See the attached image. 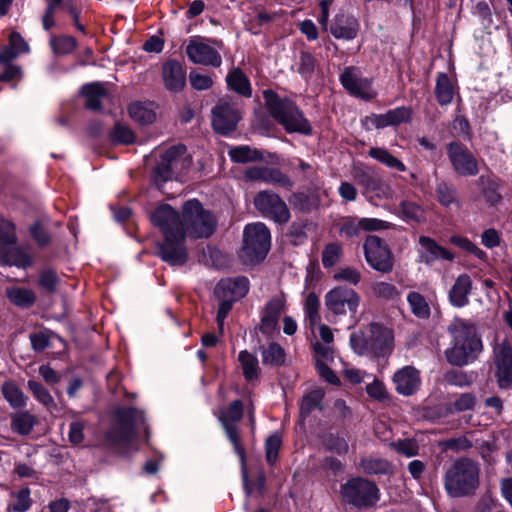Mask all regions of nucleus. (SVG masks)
I'll return each mask as SVG.
<instances>
[{
  "label": "nucleus",
  "instance_id": "nucleus-1",
  "mask_svg": "<svg viewBox=\"0 0 512 512\" xmlns=\"http://www.w3.org/2000/svg\"><path fill=\"white\" fill-rule=\"evenodd\" d=\"M151 222L164 235V241L158 243V255L172 266H182L187 262L186 236L208 238L217 226L215 217L196 199L183 205L181 216L169 205L160 206L152 213Z\"/></svg>",
  "mask_w": 512,
  "mask_h": 512
},
{
  "label": "nucleus",
  "instance_id": "nucleus-2",
  "mask_svg": "<svg viewBox=\"0 0 512 512\" xmlns=\"http://www.w3.org/2000/svg\"><path fill=\"white\" fill-rule=\"evenodd\" d=\"M448 332L452 340L445 356L450 364L464 366L478 358L483 345L472 322L454 318L448 326Z\"/></svg>",
  "mask_w": 512,
  "mask_h": 512
},
{
  "label": "nucleus",
  "instance_id": "nucleus-3",
  "mask_svg": "<svg viewBox=\"0 0 512 512\" xmlns=\"http://www.w3.org/2000/svg\"><path fill=\"white\" fill-rule=\"evenodd\" d=\"M478 485L479 467L470 459H459L446 471L444 486L452 497L469 495Z\"/></svg>",
  "mask_w": 512,
  "mask_h": 512
},
{
  "label": "nucleus",
  "instance_id": "nucleus-4",
  "mask_svg": "<svg viewBox=\"0 0 512 512\" xmlns=\"http://www.w3.org/2000/svg\"><path fill=\"white\" fill-rule=\"evenodd\" d=\"M264 96L271 115L284 126L287 132L306 135L311 133L308 120L292 102L279 99L272 91H265Z\"/></svg>",
  "mask_w": 512,
  "mask_h": 512
},
{
  "label": "nucleus",
  "instance_id": "nucleus-5",
  "mask_svg": "<svg viewBox=\"0 0 512 512\" xmlns=\"http://www.w3.org/2000/svg\"><path fill=\"white\" fill-rule=\"evenodd\" d=\"M271 234L265 224L256 222L244 229V245L241 258L245 263L254 264L262 261L270 250Z\"/></svg>",
  "mask_w": 512,
  "mask_h": 512
},
{
  "label": "nucleus",
  "instance_id": "nucleus-6",
  "mask_svg": "<svg viewBox=\"0 0 512 512\" xmlns=\"http://www.w3.org/2000/svg\"><path fill=\"white\" fill-rule=\"evenodd\" d=\"M212 127L222 135L234 131L242 118L241 104L231 98H222L211 111Z\"/></svg>",
  "mask_w": 512,
  "mask_h": 512
},
{
  "label": "nucleus",
  "instance_id": "nucleus-7",
  "mask_svg": "<svg viewBox=\"0 0 512 512\" xmlns=\"http://www.w3.org/2000/svg\"><path fill=\"white\" fill-rule=\"evenodd\" d=\"M342 498L355 506H371L379 500V489L377 486L362 478L348 480L340 488Z\"/></svg>",
  "mask_w": 512,
  "mask_h": 512
},
{
  "label": "nucleus",
  "instance_id": "nucleus-8",
  "mask_svg": "<svg viewBox=\"0 0 512 512\" xmlns=\"http://www.w3.org/2000/svg\"><path fill=\"white\" fill-rule=\"evenodd\" d=\"M364 256L368 265L381 273H389L393 270V255L386 243L375 235L366 237L364 244Z\"/></svg>",
  "mask_w": 512,
  "mask_h": 512
},
{
  "label": "nucleus",
  "instance_id": "nucleus-9",
  "mask_svg": "<svg viewBox=\"0 0 512 512\" xmlns=\"http://www.w3.org/2000/svg\"><path fill=\"white\" fill-rule=\"evenodd\" d=\"M360 304V296L352 288L338 286L325 295V306L333 315L356 314Z\"/></svg>",
  "mask_w": 512,
  "mask_h": 512
},
{
  "label": "nucleus",
  "instance_id": "nucleus-10",
  "mask_svg": "<svg viewBox=\"0 0 512 512\" xmlns=\"http://www.w3.org/2000/svg\"><path fill=\"white\" fill-rule=\"evenodd\" d=\"M186 54L194 64L219 67L222 63V57L213 46V41L204 37H191L186 46Z\"/></svg>",
  "mask_w": 512,
  "mask_h": 512
},
{
  "label": "nucleus",
  "instance_id": "nucleus-11",
  "mask_svg": "<svg viewBox=\"0 0 512 512\" xmlns=\"http://www.w3.org/2000/svg\"><path fill=\"white\" fill-rule=\"evenodd\" d=\"M243 415V406L241 401L236 400L230 404L228 409L226 411H222L219 419L225 429L226 435L230 442L234 446V450L238 457L240 458V461L242 465L245 464V450L243 446L241 445V439L240 435L238 433V430L235 426V423L240 421Z\"/></svg>",
  "mask_w": 512,
  "mask_h": 512
},
{
  "label": "nucleus",
  "instance_id": "nucleus-12",
  "mask_svg": "<svg viewBox=\"0 0 512 512\" xmlns=\"http://www.w3.org/2000/svg\"><path fill=\"white\" fill-rule=\"evenodd\" d=\"M254 205L264 216L277 223H286L290 219V212L286 203L275 193L259 192L254 198Z\"/></svg>",
  "mask_w": 512,
  "mask_h": 512
},
{
  "label": "nucleus",
  "instance_id": "nucleus-13",
  "mask_svg": "<svg viewBox=\"0 0 512 512\" xmlns=\"http://www.w3.org/2000/svg\"><path fill=\"white\" fill-rule=\"evenodd\" d=\"M187 163L186 148L182 145L169 148L161 157V162L154 171V180L157 184L172 179L174 171Z\"/></svg>",
  "mask_w": 512,
  "mask_h": 512
},
{
  "label": "nucleus",
  "instance_id": "nucleus-14",
  "mask_svg": "<svg viewBox=\"0 0 512 512\" xmlns=\"http://www.w3.org/2000/svg\"><path fill=\"white\" fill-rule=\"evenodd\" d=\"M340 81L343 87L355 97L364 100H371L376 97V92L372 88V81L363 77L358 68H345L340 75Z\"/></svg>",
  "mask_w": 512,
  "mask_h": 512
},
{
  "label": "nucleus",
  "instance_id": "nucleus-15",
  "mask_svg": "<svg viewBox=\"0 0 512 512\" xmlns=\"http://www.w3.org/2000/svg\"><path fill=\"white\" fill-rule=\"evenodd\" d=\"M449 160L455 170L461 176H474L479 172L476 158L463 146L452 142L447 147Z\"/></svg>",
  "mask_w": 512,
  "mask_h": 512
},
{
  "label": "nucleus",
  "instance_id": "nucleus-16",
  "mask_svg": "<svg viewBox=\"0 0 512 512\" xmlns=\"http://www.w3.org/2000/svg\"><path fill=\"white\" fill-rule=\"evenodd\" d=\"M496 377L501 388L512 384V347L506 342L498 344L494 349Z\"/></svg>",
  "mask_w": 512,
  "mask_h": 512
},
{
  "label": "nucleus",
  "instance_id": "nucleus-17",
  "mask_svg": "<svg viewBox=\"0 0 512 512\" xmlns=\"http://www.w3.org/2000/svg\"><path fill=\"white\" fill-rule=\"evenodd\" d=\"M371 346L369 355L385 357L393 351L394 335L391 329L379 324L370 325Z\"/></svg>",
  "mask_w": 512,
  "mask_h": 512
},
{
  "label": "nucleus",
  "instance_id": "nucleus-18",
  "mask_svg": "<svg viewBox=\"0 0 512 512\" xmlns=\"http://www.w3.org/2000/svg\"><path fill=\"white\" fill-rule=\"evenodd\" d=\"M393 382L399 394L410 396L420 388V373L413 366H404L394 373Z\"/></svg>",
  "mask_w": 512,
  "mask_h": 512
},
{
  "label": "nucleus",
  "instance_id": "nucleus-19",
  "mask_svg": "<svg viewBox=\"0 0 512 512\" xmlns=\"http://www.w3.org/2000/svg\"><path fill=\"white\" fill-rule=\"evenodd\" d=\"M391 226V223L376 218H352L343 223L340 232L347 237H354L362 231L384 230Z\"/></svg>",
  "mask_w": 512,
  "mask_h": 512
},
{
  "label": "nucleus",
  "instance_id": "nucleus-20",
  "mask_svg": "<svg viewBox=\"0 0 512 512\" xmlns=\"http://www.w3.org/2000/svg\"><path fill=\"white\" fill-rule=\"evenodd\" d=\"M249 290V281L246 277L227 278L221 280L216 286V294L233 302L243 298Z\"/></svg>",
  "mask_w": 512,
  "mask_h": 512
},
{
  "label": "nucleus",
  "instance_id": "nucleus-21",
  "mask_svg": "<svg viewBox=\"0 0 512 512\" xmlns=\"http://www.w3.org/2000/svg\"><path fill=\"white\" fill-rule=\"evenodd\" d=\"M244 178L249 181H261L265 183L290 186V179L279 170L267 166H253L246 169Z\"/></svg>",
  "mask_w": 512,
  "mask_h": 512
},
{
  "label": "nucleus",
  "instance_id": "nucleus-22",
  "mask_svg": "<svg viewBox=\"0 0 512 512\" xmlns=\"http://www.w3.org/2000/svg\"><path fill=\"white\" fill-rule=\"evenodd\" d=\"M419 243L421 246L419 257L422 263L431 265L436 260L452 261L454 259V255L450 251L438 245L429 237H420Z\"/></svg>",
  "mask_w": 512,
  "mask_h": 512
},
{
  "label": "nucleus",
  "instance_id": "nucleus-23",
  "mask_svg": "<svg viewBox=\"0 0 512 512\" xmlns=\"http://www.w3.org/2000/svg\"><path fill=\"white\" fill-rule=\"evenodd\" d=\"M359 30L358 20L350 15L339 13L330 26L331 34L337 39L352 40Z\"/></svg>",
  "mask_w": 512,
  "mask_h": 512
},
{
  "label": "nucleus",
  "instance_id": "nucleus-24",
  "mask_svg": "<svg viewBox=\"0 0 512 512\" xmlns=\"http://www.w3.org/2000/svg\"><path fill=\"white\" fill-rule=\"evenodd\" d=\"M472 280L468 274L459 275L449 290L448 298L452 306L462 308L469 303Z\"/></svg>",
  "mask_w": 512,
  "mask_h": 512
},
{
  "label": "nucleus",
  "instance_id": "nucleus-25",
  "mask_svg": "<svg viewBox=\"0 0 512 512\" xmlns=\"http://www.w3.org/2000/svg\"><path fill=\"white\" fill-rule=\"evenodd\" d=\"M162 76L166 88L170 91L177 92L185 86V71L182 65L175 60H169L163 65Z\"/></svg>",
  "mask_w": 512,
  "mask_h": 512
},
{
  "label": "nucleus",
  "instance_id": "nucleus-26",
  "mask_svg": "<svg viewBox=\"0 0 512 512\" xmlns=\"http://www.w3.org/2000/svg\"><path fill=\"white\" fill-rule=\"evenodd\" d=\"M0 264L25 268L31 264L28 254L14 245L4 246L0 251Z\"/></svg>",
  "mask_w": 512,
  "mask_h": 512
},
{
  "label": "nucleus",
  "instance_id": "nucleus-27",
  "mask_svg": "<svg viewBox=\"0 0 512 512\" xmlns=\"http://www.w3.org/2000/svg\"><path fill=\"white\" fill-rule=\"evenodd\" d=\"M130 117L141 125H148L156 119V108L152 102H135L129 106Z\"/></svg>",
  "mask_w": 512,
  "mask_h": 512
},
{
  "label": "nucleus",
  "instance_id": "nucleus-28",
  "mask_svg": "<svg viewBox=\"0 0 512 512\" xmlns=\"http://www.w3.org/2000/svg\"><path fill=\"white\" fill-rule=\"evenodd\" d=\"M368 155L391 170L399 172L406 171L405 164L386 148L372 147L370 148Z\"/></svg>",
  "mask_w": 512,
  "mask_h": 512
},
{
  "label": "nucleus",
  "instance_id": "nucleus-29",
  "mask_svg": "<svg viewBox=\"0 0 512 512\" xmlns=\"http://www.w3.org/2000/svg\"><path fill=\"white\" fill-rule=\"evenodd\" d=\"M82 94L86 98V106L93 110L99 109L101 107V102L107 97L105 87L99 82L83 86Z\"/></svg>",
  "mask_w": 512,
  "mask_h": 512
},
{
  "label": "nucleus",
  "instance_id": "nucleus-30",
  "mask_svg": "<svg viewBox=\"0 0 512 512\" xmlns=\"http://www.w3.org/2000/svg\"><path fill=\"white\" fill-rule=\"evenodd\" d=\"M36 423L37 418L28 411H21L11 415V429L20 435L29 434Z\"/></svg>",
  "mask_w": 512,
  "mask_h": 512
},
{
  "label": "nucleus",
  "instance_id": "nucleus-31",
  "mask_svg": "<svg viewBox=\"0 0 512 512\" xmlns=\"http://www.w3.org/2000/svg\"><path fill=\"white\" fill-rule=\"evenodd\" d=\"M117 418L128 436H130L134 427L144 422L143 413L134 408L119 409L117 411Z\"/></svg>",
  "mask_w": 512,
  "mask_h": 512
},
{
  "label": "nucleus",
  "instance_id": "nucleus-32",
  "mask_svg": "<svg viewBox=\"0 0 512 512\" xmlns=\"http://www.w3.org/2000/svg\"><path fill=\"white\" fill-rule=\"evenodd\" d=\"M1 392L6 401L13 408H22L27 404V396L13 381H5L1 387Z\"/></svg>",
  "mask_w": 512,
  "mask_h": 512
},
{
  "label": "nucleus",
  "instance_id": "nucleus-33",
  "mask_svg": "<svg viewBox=\"0 0 512 512\" xmlns=\"http://www.w3.org/2000/svg\"><path fill=\"white\" fill-rule=\"evenodd\" d=\"M324 391L321 388H315L309 391L301 402L300 415L303 419L309 416L315 410L322 409V400Z\"/></svg>",
  "mask_w": 512,
  "mask_h": 512
},
{
  "label": "nucleus",
  "instance_id": "nucleus-34",
  "mask_svg": "<svg viewBox=\"0 0 512 512\" xmlns=\"http://www.w3.org/2000/svg\"><path fill=\"white\" fill-rule=\"evenodd\" d=\"M228 155L236 163H248L263 159L260 151L247 145L230 148Z\"/></svg>",
  "mask_w": 512,
  "mask_h": 512
},
{
  "label": "nucleus",
  "instance_id": "nucleus-35",
  "mask_svg": "<svg viewBox=\"0 0 512 512\" xmlns=\"http://www.w3.org/2000/svg\"><path fill=\"white\" fill-rule=\"evenodd\" d=\"M238 361L246 380L252 381L257 379L259 373V362L255 355L243 350L238 355Z\"/></svg>",
  "mask_w": 512,
  "mask_h": 512
},
{
  "label": "nucleus",
  "instance_id": "nucleus-36",
  "mask_svg": "<svg viewBox=\"0 0 512 512\" xmlns=\"http://www.w3.org/2000/svg\"><path fill=\"white\" fill-rule=\"evenodd\" d=\"M435 94L441 105L452 102L454 90L449 77L445 73H439L437 76Z\"/></svg>",
  "mask_w": 512,
  "mask_h": 512
},
{
  "label": "nucleus",
  "instance_id": "nucleus-37",
  "mask_svg": "<svg viewBox=\"0 0 512 512\" xmlns=\"http://www.w3.org/2000/svg\"><path fill=\"white\" fill-rule=\"evenodd\" d=\"M371 343L370 325L363 330L354 332L350 336V345L358 355H369V349H373Z\"/></svg>",
  "mask_w": 512,
  "mask_h": 512
},
{
  "label": "nucleus",
  "instance_id": "nucleus-38",
  "mask_svg": "<svg viewBox=\"0 0 512 512\" xmlns=\"http://www.w3.org/2000/svg\"><path fill=\"white\" fill-rule=\"evenodd\" d=\"M228 86L235 92L245 97L251 96V87L248 78L242 73L241 70L235 69L227 75L226 78Z\"/></svg>",
  "mask_w": 512,
  "mask_h": 512
},
{
  "label": "nucleus",
  "instance_id": "nucleus-39",
  "mask_svg": "<svg viewBox=\"0 0 512 512\" xmlns=\"http://www.w3.org/2000/svg\"><path fill=\"white\" fill-rule=\"evenodd\" d=\"M6 295L12 303L20 307H30L36 299L31 290L20 287L7 288Z\"/></svg>",
  "mask_w": 512,
  "mask_h": 512
},
{
  "label": "nucleus",
  "instance_id": "nucleus-40",
  "mask_svg": "<svg viewBox=\"0 0 512 512\" xmlns=\"http://www.w3.org/2000/svg\"><path fill=\"white\" fill-rule=\"evenodd\" d=\"M407 301L409 303L412 313L422 319H426L430 316V307L423 295L418 292L412 291L407 295Z\"/></svg>",
  "mask_w": 512,
  "mask_h": 512
},
{
  "label": "nucleus",
  "instance_id": "nucleus-41",
  "mask_svg": "<svg viewBox=\"0 0 512 512\" xmlns=\"http://www.w3.org/2000/svg\"><path fill=\"white\" fill-rule=\"evenodd\" d=\"M29 390L32 392L34 398L43 404L49 411L56 409V403L49 393V391L40 383L29 380L27 383Z\"/></svg>",
  "mask_w": 512,
  "mask_h": 512
},
{
  "label": "nucleus",
  "instance_id": "nucleus-42",
  "mask_svg": "<svg viewBox=\"0 0 512 512\" xmlns=\"http://www.w3.org/2000/svg\"><path fill=\"white\" fill-rule=\"evenodd\" d=\"M343 256V249L339 243H329L322 251V264L324 268H330L339 263Z\"/></svg>",
  "mask_w": 512,
  "mask_h": 512
},
{
  "label": "nucleus",
  "instance_id": "nucleus-43",
  "mask_svg": "<svg viewBox=\"0 0 512 512\" xmlns=\"http://www.w3.org/2000/svg\"><path fill=\"white\" fill-rule=\"evenodd\" d=\"M262 361L268 365H280L285 360V353L279 344L271 343L261 349Z\"/></svg>",
  "mask_w": 512,
  "mask_h": 512
},
{
  "label": "nucleus",
  "instance_id": "nucleus-44",
  "mask_svg": "<svg viewBox=\"0 0 512 512\" xmlns=\"http://www.w3.org/2000/svg\"><path fill=\"white\" fill-rule=\"evenodd\" d=\"M50 46L56 55L71 53L76 48V40L72 36H52Z\"/></svg>",
  "mask_w": 512,
  "mask_h": 512
},
{
  "label": "nucleus",
  "instance_id": "nucleus-45",
  "mask_svg": "<svg viewBox=\"0 0 512 512\" xmlns=\"http://www.w3.org/2000/svg\"><path fill=\"white\" fill-rule=\"evenodd\" d=\"M362 274L359 269L352 266L339 267L333 274V279L338 282H347L351 285H358Z\"/></svg>",
  "mask_w": 512,
  "mask_h": 512
},
{
  "label": "nucleus",
  "instance_id": "nucleus-46",
  "mask_svg": "<svg viewBox=\"0 0 512 512\" xmlns=\"http://www.w3.org/2000/svg\"><path fill=\"white\" fill-rule=\"evenodd\" d=\"M305 315L309 322L310 328L313 329L320 321L319 298L315 293H309L305 301Z\"/></svg>",
  "mask_w": 512,
  "mask_h": 512
},
{
  "label": "nucleus",
  "instance_id": "nucleus-47",
  "mask_svg": "<svg viewBox=\"0 0 512 512\" xmlns=\"http://www.w3.org/2000/svg\"><path fill=\"white\" fill-rule=\"evenodd\" d=\"M17 241L15 226L0 216V251L4 246L15 245Z\"/></svg>",
  "mask_w": 512,
  "mask_h": 512
},
{
  "label": "nucleus",
  "instance_id": "nucleus-48",
  "mask_svg": "<svg viewBox=\"0 0 512 512\" xmlns=\"http://www.w3.org/2000/svg\"><path fill=\"white\" fill-rule=\"evenodd\" d=\"M14 499L12 503L8 505L9 511L14 512H25L31 506L30 490L24 488L11 495Z\"/></svg>",
  "mask_w": 512,
  "mask_h": 512
},
{
  "label": "nucleus",
  "instance_id": "nucleus-49",
  "mask_svg": "<svg viewBox=\"0 0 512 512\" xmlns=\"http://www.w3.org/2000/svg\"><path fill=\"white\" fill-rule=\"evenodd\" d=\"M436 195L438 202L445 207L457 203L456 189L445 182H441L437 185Z\"/></svg>",
  "mask_w": 512,
  "mask_h": 512
},
{
  "label": "nucleus",
  "instance_id": "nucleus-50",
  "mask_svg": "<svg viewBox=\"0 0 512 512\" xmlns=\"http://www.w3.org/2000/svg\"><path fill=\"white\" fill-rule=\"evenodd\" d=\"M323 445L329 452L337 455H344L348 452L347 441L338 435L329 434L323 439Z\"/></svg>",
  "mask_w": 512,
  "mask_h": 512
},
{
  "label": "nucleus",
  "instance_id": "nucleus-51",
  "mask_svg": "<svg viewBox=\"0 0 512 512\" xmlns=\"http://www.w3.org/2000/svg\"><path fill=\"white\" fill-rule=\"evenodd\" d=\"M371 291L374 297L384 300L394 299L398 295L396 286L384 281L373 283Z\"/></svg>",
  "mask_w": 512,
  "mask_h": 512
},
{
  "label": "nucleus",
  "instance_id": "nucleus-52",
  "mask_svg": "<svg viewBox=\"0 0 512 512\" xmlns=\"http://www.w3.org/2000/svg\"><path fill=\"white\" fill-rule=\"evenodd\" d=\"M353 177L364 188L365 193H369V190L379 179L372 170L360 167L354 168Z\"/></svg>",
  "mask_w": 512,
  "mask_h": 512
},
{
  "label": "nucleus",
  "instance_id": "nucleus-53",
  "mask_svg": "<svg viewBox=\"0 0 512 512\" xmlns=\"http://www.w3.org/2000/svg\"><path fill=\"white\" fill-rule=\"evenodd\" d=\"M360 466L367 474H385L390 470V464L383 459H363Z\"/></svg>",
  "mask_w": 512,
  "mask_h": 512
},
{
  "label": "nucleus",
  "instance_id": "nucleus-54",
  "mask_svg": "<svg viewBox=\"0 0 512 512\" xmlns=\"http://www.w3.org/2000/svg\"><path fill=\"white\" fill-rule=\"evenodd\" d=\"M286 299L283 294L276 295L266 305L264 314L275 318L278 322L281 314L285 310Z\"/></svg>",
  "mask_w": 512,
  "mask_h": 512
},
{
  "label": "nucleus",
  "instance_id": "nucleus-55",
  "mask_svg": "<svg viewBox=\"0 0 512 512\" xmlns=\"http://www.w3.org/2000/svg\"><path fill=\"white\" fill-rule=\"evenodd\" d=\"M280 447H281V438L277 433L270 435L266 439V443H265L266 458L270 464H274L276 462Z\"/></svg>",
  "mask_w": 512,
  "mask_h": 512
},
{
  "label": "nucleus",
  "instance_id": "nucleus-56",
  "mask_svg": "<svg viewBox=\"0 0 512 512\" xmlns=\"http://www.w3.org/2000/svg\"><path fill=\"white\" fill-rule=\"evenodd\" d=\"M400 211L406 219L420 221L423 218V211L419 205L409 201H402Z\"/></svg>",
  "mask_w": 512,
  "mask_h": 512
},
{
  "label": "nucleus",
  "instance_id": "nucleus-57",
  "mask_svg": "<svg viewBox=\"0 0 512 512\" xmlns=\"http://www.w3.org/2000/svg\"><path fill=\"white\" fill-rule=\"evenodd\" d=\"M390 125H399L411 119V110L407 107H398L386 112Z\"/></svg>",
  "mask_w": 512,
  "mask_h": 512
},
{
  "label": "nucleus",
  "instance_id": "nucleus-58",
  "mask_svg": "<svg viewBox=\"0 0 512 512\" xmlns=\"http://www.w3.org/2000/svg\"><path fill=\"white\" fill-rule=\"evenodd\" d=\"M189 80L191 86L196 90L209 89L213 84V80L210 75L198 73L196 71H192L190 73Z\"/></svg>",
  "mask_w": 512,
  "mask_h": 512
},
{
  "label": "nucleus",
  "instance_id": "nucleus-59",
  "mask_svg": "<svg viewBox=\"0 0 512 512\" xmlns=\"http://www.w3.org/2000/svg\"><path fill=\"white\" fill-rule=\"evenodd\" d=\"M60 279L57 274L52 270H46L41 273L39 278V284L42 288L46 289L49 292L56 291L59 285Z\"/></svg>",
  "mask_w": 512,
  "mask_h": 512
},
{
  "label": "nucleus",
  "instance_id": "nucleus-60",
  "mask_svg": "<svg viewBox=\"0 0 512 512\" xmlns=\"http://www.w3.org/2000/svg\"><path fill=\"white\" fill-rule=\"evenodd\" d=\"M113 140L122 144H130L134 141L133 131L121 124H117L112 132Z\"/></svg>",
  "mask_w": 512,
  "mask_h": 512
},
{
  "label": "nucleus",
  "instance_id": "nucleus-61",
  "mask_svg": "<svg viewBox=\"0 0 512 512\" xmlns=\"http://www.w3.org/2000/svg\"><path fill=\"white\" fill-rule=\"evenodd\" d=\"M393 447L398 453L406 457H413L417 455L419 450L417 443L411 439L398 441L393 444Z\"/></svg>",
  "mask_w": 512,
  "mask_h": 512
},
{
  "label": "nucleus",
  "instance_id": "nucleus-62",
  "mask_svg": "<svg viewBox=\"0 0 512 512\" xmlns=\"http://www.w3.org/2000/svg\"><path fill=\"white\" fill-rule=\"evenodd\" d=\"M368 194H373L381 199H390L393 196V190L388 183L379 178L369 190Z\"/></svg>",
  "mask_w": 512,
  "mask_h": 512
},
{
  "label": "nucleus",
  "instance_id": "nucleus-63",
  "mask_svg": "<svg viewBox=\"0 0 512 512\" xmlns=\"http://www.w3.org/2000/svg\"><path fill=\"white\" fill-rule=\"evenodd\" d=\"M475 399L471 394H462L451 404V411L461 412L473 408Z\"/></svg>",
  "mask_w": 512,
  "mask_h": 512
},
{
  "label": "nucleus",
  "instance_id": "nucleus-64",
  "mask_svg": "<svg viewBox=\"0 0 512 512\" xmlns=\"http://www.w3.org/2000/svg\"><path fill=\"white\" fill-rule=\"evenodd\" d=\"M9 46L17 52V55L28 53L30 48L28 43L18 32H12L9 37Z\"/></svg>",
  "mask_w": 512,
  "mask_h": 512
}]
</instances>
